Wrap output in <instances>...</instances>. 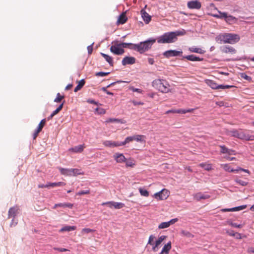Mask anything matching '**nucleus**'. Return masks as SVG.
<instances>
[{
  "instance_id": "nucleus-1",
  "label": "nucleus",
  "mask_w": 254,
  "mask_h": 254,
  "mask_svg": "<svg viewBox=\"0 0 254 254\" xmlns=\"http://www.w3.org/2000/svg\"><path fill=\"white\" fill-rule=\"evenodd\" d=\"M186 33L185 30L176 31L165 33L157 38L156 40L159 44L172 43L176 41L179 36L184 35Z\"/></svg>"
},
{
  "instance_id": "nucleus-2",
  "label": "nucleus",
  "mask_w": 254,
  "mask_h": 254,
  "mask_svg": "<svg viewBox=\"0 0 254 254\" xmlns=\"http://www.w3.org/2000/svg\"><path fill=\"white\" fill-rule=\"evenodd\" d=\"M152 86L156 90L162 93L171 92L169 83L165 79H156L152 82Z\"/></svg>"
},
{
  "instance_id": "nucleus-3",
  "label": "nucleus",
  "mask_w": 254,
  "mask_h": 254,
  "mask_svg": "<svg viewBox=\"0 0 254 254\" xmlns=\"http://www.w3.org/2000/svg\"><path fill=\"white\" fill-rule=\"evenodd\" d=\"M155 42L156 39H149L144 42H141L138 44H135L134 48H132L133 50L137 51L140 54H142L149 50Z\"/></svg>"
},
{
  "instance_id": "nucleus-4",
  "label": "nucleus",
  "mask_w": 254,
  "mask_h": 254,
  "mask_svg": "<svg viewBox=\"0 0 254 254\" xmlns=\"http://www.w3.org/2000/svg\"><path fill=\"white\" fill-rule=\"evenodd\" d=\"M227 134L230 136L236 137L242 139H245L246 140H254V135H250L249 134L245 133L242 129H233L230 130L228 131Z\"/></svg>"
},
{
  "instance_id": "nucleus-5",
  "label": "nucleus",
  "mask_w": 254,
  "mask_h": 254,
  "mask_svg": "<svg viewBox=\"0 0 254 254\" xmlns=\"http://www.w3.org/2000/svg\"><path fill=\"white\" fill-rule=\"evenodd\" d=\"M220 38L224 43L231 44L238 42L240 39L238 34L232 33H224L220 36Z\"/></svg>"
},
{
  "instance_id": "nucleus-6",
  "label": "nucleus",
  "mask_w": 254,
  "mask_h": 254,
  "mask_svg": "<svg viewBox=\"0 0 254 254\" xmlns=\"http://www.w3.org/2000/svg\"><path fill=\"white\" fill-rule=\"evenodd\" d=\"M205 83L207 84L208 86L210 87L213 89H228L231 88L235 87L233 85H219L217 83H216L214 81L212 80H206Z\"/></svg>"
},
{
  "instance_id": "nucleus-7",
  "label": "nucleus",
  "mask_w": 254,
  "mask_h": 254,
  "mask_svg": "<svg viewBox=\"0 0 254 254\" xmlns=\"http://www.w3.org/2000/svg\"><path fill=\"white\" fill-rule=\"evenodd\" d=\"M169 195V191L166 189H163L161 191L155 193L153 196L157 200L166 199Z\"/></svg>"
},
{
  "instance_id": "nucleus-8",
  "label": "nucleus",
  "mask_w": 254,
  "mask_h": 254,
  "mask_svg": "<svg viewBox=\"0 0 254 254\" xmlns=\"http://www.w3.org/2000/svg\"><path fill=\"white\" fill-rule=\"evenodd\" d=\"M115 44L110 47V51L115 55H121L125 52L124 49L122 48L121 45L117 42H114Z\"/></svg>"
},
{
  "instance_id": "nucleus-9",
  "label": "nucleus",
  "mask_w": 254,
  "mask_h": 254,
  "mask_svg": "<svg viewBox=\"0 0 254 254\" xmlns=\"http://www.w3.org/2000/svg\"><path fill=\"white\" fill-rule=\"evenodd\" d=\"M102 205H107L108 206L112 208L113 207L115 209H120L125 206V204L121 202H117L114 201H108L106 202H103L102 204Z\"/></svg>"
},
{
  "instance_id": "nucleus-10",
  "label": "nucleus",
  "mask_w": 254,
  "mask_h": 254,
  "mask_svg": "<svg viewBox=\"0 0 254 254\" xmlns=\"http://www.w3.org/2000/svg\"><path fill=\"white\" fill-rule=\"evenodd\" d=\"M187 6L190 9H199L200 8L201 4L198 0H194L189 1Z\"/></svg>"
},
{
  "instance_id": "nucleus-11",
  "label": "nucleus",
  "mask_w": 254,
  "mask_h": 254,
  "mask_svg": "<svg viewBox=\"0 0 254 254\" xmlns=\"http://www.w3.org/2000/svg\"><path fill=\"white\" fill-rule=\"evenodd\" d=\"M178 221V218H174L171 219L168 222H163L160 223L158 226V228L160 229L167 228L170 227L171 225L174 224Z\"/></svg>"
},
{
  "instance_id": "nucleus-12",
  "label": "nucleus",
  "mask_w": 254,
  "mask_h": 254,
  "mask_svg": "<svg viewBox=\"0 0 254 254\" xmlns=\"http://www.w3.org/2000/svg\"><path fill=\"white\" fill-rule=\"evenodd\" d=\"M183 53L182 51H178L176 50H168L163 53V55L167 58L171 57H176L181 55Z\"/></svg>"
},
{
  "instance_id": "nucleus-13",
  "label": "nucleus",
  "mask_w": 254,
  "mask_h": 254,
  "mask_svg": "<svg viewBox=\"0 0 254 254\" xmlns=\"http://www.w3.org/2000/svg\"><path fill=\"white\" fill-rule=\"evenodd\" d=\"M221 51L222 53L225 54H234L236 53V50L235 48L229 46H224L221 47Z\"/></svg>"
},
{
  "instance_id": "nucleus-14",
  "label": "nucleus",
  "mask_w": 254,
  "mask_h": 254,
  "mask_svg": "<svg viewBox=\"0 0 254 254\" xmlns=\"http://www.w3.org/2000/svg\"><path fill=\"white\" fill-rule=\"evenodd\" d=\"M167 236H161L158 239L155 241L154 243V246L152 248V250L154 252H157L158 249V247L162 243V242L166 239Z\"/></svg>"
},
{
  "instance_id": "nucleus-15",
  "label": "nucleus",
  "mask_w": 254,
  "mask_h": 254,
  "mask_svg": "<svg viewBox=\"0 0 254 254\" xmlns=\"http://www.w3.org/2000/svg\"><path fill=\"white\" fill-rule=\"evenodd\" d=\"M113 157L116 161L119 163H124L127 160L126 158L122 153H116L114 155Z\"/></svg>"
},
{
  "instance_id": "nucleus-16",
  "label": "nucleus",
  "mask_w": 254,
  "mask_h": 254,
  "mask_svg": "<svg viewBox=\"0 0 254 254\" xmlns=\"http://www.w3.org/2000/svg\"><path fill=\"white\" fill-rule=\"evenodd\" d=\"M103 144L107 147H115L121 146V142L114 141L112 140H106L104 141Z\"/></svg>"
},
{
  "instance_id": "nucleus-17",
  "label": "nucleus",
  "mask_w": 254,
  "mask_h": 254,
  "mask_svg": "<svg viewBox=\"0 0 254 254\" xmlns=\"http://www.w3.org/2000/svg\"><path fill=\"white\" fill-rule=\"evenodd\" d=\"M135 63V59L132 57H126L122 62V64L126 65L127 64H132Z\"/></svg>"
},
{
  "instance_id": "nucleus-18",
  "label": "nucleus",
  "mask_w": 254,
  "mask_h": 254,
  "mask_svg": "<svg viewBox=\"0 0 254 254\" xmlns=\"http://www.w3.org/2000/svg\"><path fill=\"white\" fill-rule=\"evenodd\" d=\"M18 210L19 208L17 206H14L12 207H11L8 211V218H10L11 217H13L14 218L18 213Z\"/></svg>"
},
{
  "instance_id": "nucleus-19",
  "label": "nucleus",
  "mask_w": 254,
  "mask_h": 254,
  "mask_svg": "<svg viewBox=\"0 0 254 254\" xmlns=\"http://www.w3.org/2000/svg\"><path fill=\"white\" fill-rule=\"evenodd\" d=\"M193 197L196 200L199 201L201 199H208L210 197V196L208 194H204L201 192H198L195 194Z\"/></svg>"
},
{
  "instance_id": "nucleus-20",
  "label": "nucleus",
  "mask_w": 254,
  "mask_h": 254,
  "mask_svg": "<svg viewBox=\"0 0 254 254\" xmlns=\"http://www.w3.org/2000/svg\"><path fill=\"white\" fill-rule=\"evenodd\" d=\"M141 14L145 23L146 24L149 23L151 19V16L149 15L144 9H142L141 10Z\"/></svg>"
},
{
  "instance_id": "nucleus-21",
  "label": "nucleus",
  "mask_w": 254,
  "mask_h": 254,
  "mask_svg": "<svg viewBox=\"0 0 254 254\" xmlns=\"http://www.w3.org/2000/svg\"><path fill=\"white\" fill-rule=\"evenodd\" d=\"M171 249V242L170 241L163 247L160 254H168Z\"/></svg>"
},
{
  "instance_id": "nucleus-22",
  "label": "nucleus",
  "mask_w": 254,
  "mask_h": 254,
  "mask_svg": "<svg viewBox=\"0 0 254 254\" xmlns=\"http://www.w3.org/2000/svg\"><path fill=\"white\" fill-rule=\"evenodd\" d=\"M85 148L84 145H79L78 146H76L73 148H71L69 149V151L75 152V153H80L82 152L84 148Z\"/></svg>"
},
{
  "instance_id": "nucleus-23",
  "label": "nucleus",
  "mask_w": 254,
  "mask_h": 254,
  "mask_svg": "<svg viewBox=\"0 0 254 254\" xmlns=\"http://www.w3.org/2000/svg\"><path fill=\"white\" fill-rule=\"evenodd\" d=\"M58 169L62 175L66 176H71L70 169L64 168L61 167H58Z\"/></svg>"
},
{
  "instance_id": "nucleus-24",
  "label": "nucleus",
  "mask_w": 254,
  "mask_h": 254,
  "mask_svg": "<svg viewBox=\"0 0 254 254\" xmlns=\"http://www.w3.org/2000/svg\"><path fill=\"white\" fill-rule=\"evenodd\" d=\"M184 58L187 59L188 60L190 61H203V58H200L199 57H196L195 55H191L187 56L184 57Z\"/></svg>"
},
{
  "instance_id": "nucleus-25",
  "label": "nucleus",
  "mask_w": 254,
  "mask_h": 254,
  "mask_svg": "<svg viewBox=\"0 0 254 254\" xmlns=\"http://www.w3.org/2000/svg\"><path fill=\"white\" fill-rule=\"evenodd\" d=\"M127 17L125 13H122L119 17L117 22L119 24H123L127 21Z\"/></svg>"
},
{
  "instance_id": "nucleus-26",
  "label": "nucleus",
  "mask_w": 254,
  "mask_h": 254,
  "mask_svg": "<svg viewBox=\"0 0 254 254\" xmlns=\"http://www.w3.org/2000/svg\"><path fill=\"white\" fill-rule=\"evenodd\" d=\"M221 167L223 169H224L226 171L231 172H236V173L238 172V170H237V169L234 170V169H231L230 166L227 164H221Z\"/></svg>"
},
{
  "instance_id": "nucleus-27",
  "label": "nucleus",
  "mask_w": 254,
  "mask_h": 254,
  "mask_svg": "<svg viewBox=\"0 0 254 254\" xmlns=\"http://www.w3.org/2000/svg\"><path fill=\"white\" fill-rule=\"evenodd\" d=\"M189 51L191 52H193V53H198V54H204L205 51L200 49V48H196L195 47H190L189 48Z\"/></svg>"
},
{
  "instance_id": "nucleus-28",
  "label": "nucleus",
  "mask_w": 254,
  "mask_h": 254,
  "mask_svg": "<svg viewBox=\"0 0 254 254\" xmlns=\"http://www.w3.org/2000/svg\"><path fill=\"white\" fill-rule=\"evenodd\" d=\"M101 54L102 56L105 58L106 61L110 64V65H113L114 63L113 58L111 56L104 53H101Z\"/></svg>"
},
{
  "instance_id": "nucleus-29",
  "label": "nucleus",
  "mask_w": 254,
  "mask_h": 254,
  "mask_svg": "<svg viewBox=\"0 0 254 254\" xmlns=\"http://www.w3.org/2000/svg\"><path fill=\"white\" fill-rule=\"evenodd\" d=\"M76 229V226H65L61 228L60 230V232H63L64 231H71L73 230H75Z\"/></svg>"
},
{
  "instance_id": "nucleus-30",
  "label": "nucleus",
  "mask_w": 254,
  "mask_h": 254,
  "mask_svg": "<svg viewBox=\"0 0 254 254\" xmlns=\"http://www.w3.org/2000/svg\"><path fill=\"white\" fill-rule=\"evenodd\" d=\"M78 85L76 86V87L74 88V91L76 92L78 90H80L81 88L84 86L85 84V81L84 79H81L78 81Z\"/></svg>"
},
{
  "instance_id": "nucleus-31",
  "label": "nucleus",
  "mask_w": 254,
  "mask_h": 254,
  "mask_svg": "<svg viewBox=\"0 0 254 254\" xmlns=\"http://www.w3.org/2000/svg\"><path fill=\"white\" fill-rule=\"evenodd\" d=\"M125 162L127 167H133L135 165L134 160L131 158L128 159L127 160V159Z\"/></svg>"
},
{
  "instance_id": "nucleus-32",
  "label": "nucleus",
  "mask_w": 254,
  "mask_h": 254,
  "mask_svg": "<svg viewBox=\"0 0 254 254\" xmlns=\"http://www.w3.org/2000/svg\"><path fill=\"white\" fill-rule=\"evenodd\" d=\"M120 45H121V47L122 48H128L130 49L133 50L132 48H134L135 44H132V43H120Z\"/></svg>"
},
{
  "instance_id": "nucleus-33",
  "label": "nucleus",
  "mask_w": 254,
  "mask_h": 254,
  "mask_svg": "<svg viewBox=\"0 0 254 254\" xmlns=\"http://www.w3.org/2000/svg\"><path fill=\"white\" fill-rule=\"evenodd\" d=\"M71 176H76L78 175H82L83 173L80 172V170L78 169H70Z\"/></svg>"
},
{
  "instance_id": "nucleus-34",
  "label": "nucleus",
  "mask_w": 254,
  "mask_h": 254,
  "mask_svg": "<svg viewBox=\"0 0 254 254\" xmlns=\"http://www.w3.org/2000/svg\"><path fill=\"white\" fill-rule=\"evenodd\" d=\"M199 166L203 168L205 170L210 171L212 169V165L210 164L206 163H200L199 164Z\"/></svg>"
},
{
  "instance_id": "nucleus-35",
  "label": "nucleus",
  "mask_w": 254,
  "mask_h": 254,
  "mask_svg": "<svg viewBox=\"0 0 254 254\" xmlns=\"http://www.w3.org/2000/svg\"><path fill=\"white\" fill-rule=\"evenodd\" d=\"M65 185V183L62 182H59L57 183H49V187H52L53 188L56 187H61V186H64Z\"/></svg>"
},
{
  "instance_id": "nucleus-36",
  "label": "nucleus",
  "mask_w": 254,
  "mask_h": 254,
  "mask_svg": "<svg viewBox=\"0 0 254 254\" xmlns=\"http://www.w3.org/2000/svg\"><path fill=\"white\" fill-rule=\"evenodd\" d=\"M46 122V121L45 119L42 120L39 124L38 127L36 130H38V131L40 132L42 130V128H43L44 126L45 125Z\"/></svg>"
},
{
  "instance_id": "nucleus-37",
  "label": "nucleus",
  "mask_w": 254,
  "mask_h": 254,
  "mask_svg": "<svg viewBox=\"0 0 254 254\" xmlns=\"http://www.w3.org/2000/svg\"><path fill=\"white\" fill-rule=\"evenodd\" d=\"M219 14H213V16L215 17L218 18H226L227 16V13L226 12H222L221 11H218Z\"/></svg>"
},
{
  "instance_id": "nucleus-38",
  "label": "nucleus",
  "mask_w": 254,
  "mask_h": 254,
  "mask_svg": "<svg viewBox=\"0 0 254 254\" xmlns=\"http://www.w3.org/2000/svg\"><path fill=\"white\" fill-rule=\"evenodd\" d=\"M95 231H96V230H94V229H90V228H83L81 231V234L82 235H85L86 234H88V233H93V232H94Z\"/></svg>"
},
{
  "instance_id": "nucleus-39",
  "label": "nucleus",
  "mask_w": 254,
  "mask_h": 254,
  "mask_svg": "<svg viewBox=\"0 0 254 254\" xmlns=\"http://www.w3.org/2000/svg\"><path fill=\"white\" fill-rule=\"evenodd\" d=\"M106 123H124L121 120L118 119H115V118H109L106 121Z\"/></svg>"
},
{
  "instance_id": "nucleus-40",
  "label": "nucleus",
  "mask_w": 254,
  "mask_h": 254,
  "mask_svg": "<svg viewBox=\"0 0 254 254\" xmlns=\"http://www.w3.org/2000/svg\"><path fill=\"white\" fill-rule=\"evenodd\" d=\"M135 140L139 142H145V136L143 135H135Z\"/></svg>"
},
{
  "instance_id": "nucleus-41",
  "label": "nucleus",
  "mask_w": 254,
  "mask_h": 254,
  "mask_svg": "<svg viewBox=\"0 0 254 254\" xmlns=\"http://www.w3.org/2000/svg\"><path fill=\"white\" fill-rule=\"evenodd\" d=\"M181 233L182 236L187 237L188 238H192L193 237V235L191 234L190 232L185 231V230H182L181 232Z\"/></svg>"
},
{
  "instance_id": "nucleus-42",
  "label": "nucleus",
  "mask_w": 254,
  "mask_h": 254,
  "mask_svg": "<svg viewBox=\"0 0 254 254\" xmlns=\"http://www.w3.org/2000/svg\"><path fill=\"white\" fill-rule=\"evenodd\" d=\"M59 206L62 207H68L72 208L73 207V204L70 203H59Z\"/></svg>"
},
{
  "instance_id": "nucleus-43",
  "label": "nucleus",
  "mask_w": 254,
  "mask_h": 254,
  "mask_svg": "<svg viewBox=\"0 0 254 254\" xmlns=\"http://www.w3.org/2000/svg\"><path fill=\"white\" fill-rule=\"evenodd\" d=\"M155 239V237L152 235H150L149 237V239L148 241L147 245H150L153 247L154 246V241Z\"/></svg>"
},
{
  "instance_id": "nucleus-44",
  "label": "nucleus",
  "mask_w": 254,
  "mask_h": 254,
  "mask_svg": "<svg viewBox=\"0 0 254 254\" xmlns=\"http://www.w3.org/2000/svg\"><path fill=\"white\" fill-rule=\"evenodd\" d=\"M139 191L142 196L147 197L149 196V192L146 190H143L142 188L139 189Z\"/></svg>"
},
{
  "instance_id": "nucleus-45",
  "label": "nucleus",
  "mask_w": 254,
  "mask_h": 254,
  "mask_svg": "<svg viewBox=\"0 0 254 254\" xmlns=\"http://www.w3.org/2000/svg\"><path fill=\"white\" fill-rule=\"evenodd\" d=\"M64 98V96H62L60 93H57V97L55 99L54 102L56 103H60Z\"/></svg>"
},
{
  "instance_id": "nucleus-46",
  "label": "nucleus",
  "mask_w": 254,
  "mask_h": 254,
  "mask_svg": "<svg viewBox=\"0 0 254 254\" xmlns=\"http://www.w3.org/2000/svg\"><path fill=\"white\" fill-rule=\"evenodd\" d=\"M131 141H132V139L131 138V136H128L125 139L124 141L121 142V145L124 146V145H126L127 143H128Z\"/></svg>"
},
{
  "instance_id": "nucleus-47",
  "label": "nucleus",
  "mask_w": 254,
  "mask_h": 254,
  "mask_svg": "<svg viewBox=\"0 0 254 254\" xmlns=\"http://www.w3.org/2000/svg\"><path fill=\"white\" fill-rule=\"evenodd\" d=\"M235 182L237 184H239V185H241L242 186H246L248 184L247 182H245V181H244L243 180H242L241 179H236L235 180Z\"/></svg>"
},
{
  "instance_id": "nucleus-48",
  "label": "nucleus",
  "mask_w": 254,
  "mask_h": 254,
  "mask_svg": "<svg viewBox=\"0 0 254 254\" xmlns=\"http://www.w3.org/2000/svg\"><path fill=\"white\" fill-rule=\"evenodd\" d=\"M64 102L63 103H62L59 107L56 110H55L53 113L52 114L55 116L56 115H57L59 112H60V111L62 109V108H63V106H64Z\"/></svg>"
},
{
  "instance_id": "nucleus-49",
  "label": "nucleus",
  "mask_w": 254,
  "mask_h": 254,
  "mask_svg": "<svg viewBox=\"0 0 254 254\" xmlns=\"http://www.w3.org/2000/svg\"><path fill=\"white\" fill-rule=\"evenodd\" d=\"M227 22H231L236 20V18L232 15H228L225 19Z\"/></svg>"
},
{
  "instance_id": "nucleus-50",
  "label": "nucleus",
  "mask_w": 254,
  "mask_h": 254,
  "mask_svg": "<svg viewBox=\"0 0 254 254\" xmlns=\"http://www.w3.org/2000/svg\"><path fill=\"white\" fill-rule=\"evenodd\" d=\"M247 207L246 205H241L238 207H233V211H240L242 210H243L245 209Z\"/></svg>"
},
{
  "instance_id": "nucleus-51",
  "label": "nucleus",
  "mask_w": 254,
  "mask_h": 254,
  "mask_svg": "<svg viewBox=\"0 0 254 254\" xmlns=\"http://www.w3.org/2000/svg\"><path fill=\"white\" fill-rule=\"evenodd\" d=\"M220 147L221 148V153L224 154L227 153L229 149L225 147L224 145H220Z\"/></svg>"
},
{
  "instance_id": "nucleus-52",
  "label": "nucleus",
  "mask_w": 254,
  "mask_h": 254,
  "mask_svg": "<svg viewBox=\"0 0 254 254\" xmlns=\"http://www.w3.org/2000/svg\"><path fill=\"white\" fill-rule=\"evenodd\" d=\"M89 193H90V190H81V191H80L76 193V195H83V194H89Z\"/></svg>"
},
{
  "instance_id": "nucleus-53",
  "label": "nucleus",
  "mask_w": 254,
  "mask_h": 254,
  "mask_svg": "<svg viewBox=\"0 0 254 254\" xmlns=\"http://www.w3.org/2000/svg\"><path fill=\"white\" fill-rule=\"evenodd\" d=\"M229 224L231 226L234 227H236V228H242L244 226V225H243V224H237L236 223H233V222L229 223Z\"/></svg>"
},
{
  "instance_id": "nucleus-54",
  "label": "nucleus",
  "mask_w": 254,
  "mask_h": 254,
  "mask_svg": "<svg viewBox=\"0 0 254 254\" xmlns=\"http://www.w3.org/2000/svg\"><path fill=\"white\" fill-rule=\"evenodd\" d=\"M96 111L98 112L99 114H104L106 113V110L103 108H97Z\"/></svg>"
},
{
  "instance_id": "nucleus-55",
  "label": "nucleus",
  "mask_w": 254,
  "mask_h": 254,
  "mask_svg": "<svg viewBox=\"0 0 254 254\" xmlns=\"http://www.w3.org/2000/svg\"><path fill=\"white\" fill-rule=\"evenodd\" d=\"M109 72H98L96 73L97 76H104L108 75Z\"/></svg>"
},
{
  "instance_id": "nucleus-56",
  "label": "nucleus",
  "mask_w": 254,
  "mask_h": 254,
  "mask_svg": "<svg viewBox=\"0 0 254 254\" xmlns=\"http://www.w3.org/2000/svg\"><path fill=\"white\" fill-rule=\"evenodd\" d=\"M130 89L133 92H137V93H143V91L141 89H139V88H134L133 87H132L130 88Z\"/></svg>"
},
{
  "instance_id": "nucleus-57",
  "label": "nucleus",
  "mask_w": 254,
  "mask_h": 254,
  "mask_svg": "<svg viewBox=\"0 0 254 254\" xmlns=\"http://www.w3.org/2000/svg\"><path fill=\"white\" fill-rule=\"evenodd\" d=\"M132 104L134 105V106H137V105H143L144 104V103L142 102H140V101H131Z\"/></svg>"
},
{
  "instance_id": "nucleus-58",
  "label": "nucleus",
  "mask_w": 254,
  "mask_h": 254,
  "mask_svg": "<svg viewBox=\"0 0 254 254\" xmlns=\"http://www.w3.org/2000/svg\"><path fill=\"white\" fill-rule=\"evenodd\" d=\"M54 249L60 252H66L68 251L67 249L64 248H54Z\"/></svg>"
},
{
  "instance_id": "nucleus-59",
  "label": "nucleus",
  "mask_w": 254,
  "mask_h": 254,
  "mask_svg": "<svg viewBox=\"0 0 254 254\" xmlns=\"http://www.w3.org/2000/svg\"><path fill=\"white\" fill-rule=\"evenodd\" d=\"M177 113L178 114H186L187 113V110L185 109H179L176 110Z\"/></svg>"
},
{
  "instance_id": "nucleus-60",
  "label": "nucleus",
  "mask_w": 254,
  "mask_h": 254,
  "mask_svg": "<svg viewBox=\"0 0 254 254\" xmlns=\"http://www.w3.org/2000/svg\"><path fill=\"white\" fill-rule=\"evenodd\" d=\"M93 44H92L91 45L88 46L87 47V50H88V52L89 54H91L92 53V51H93Z\"/></svg>"
},
{
  "instance_id": "nucleus-61",
  "label": "nucleus",
  "mask_w": 254,
  "mask_h": 254,
  "mask_svg": "<svg viewBox=\"0 0 254 254\" xmlns=\"http://www.w3.org/2000/svg\"><path fill=\"white\" fill-rule=\"evenodd\" d=\"M247 252L249 254H254V247H249L247 250Z\"/></svg>"
},
{
  "instance_id": "nucleus-62",
  "label": "nucleus",
  "mask_w": 254,
  "mask_h": 254,
  "mask_svg": "<svg viewBox=\"0 0 254 254\" xmlns=\"http://www.w3.org/2000/svg\"><path fill=\"white\" fill-rule=\"evenodd\" d=\"M87 102L90 104H93L95 105H98V103L96 102L95 101L92 99H88Z\"/></svg>"
},
{
  "instance_id": "nucleus-63",
  "label": "nucleus",
  "mask_w": 254,
  "mask_h": 254,
  "mask_svg": "<svg viewBox=\"0 0 254 254\" xmlns=\"http://www.w3.org/2000/svg\"><path fill=\"white\" fill-rule=\"evenodd\" d=\"M227 154H228L229 155H236V153L235 150L229 149Z\"/></svg>"
},
{
  "instance_id": "nucleus-64",
  "label": "nucleus",
  "mask_w": 254,
  "mask_h": 254,
  "mask_svg": "<svg viewBox=\"0 0 254 254\" xmlns=\"http://www.w3.org/2000/svg\"><path fill=\"white\" fill-rule=\"evenodd\" d=\"M39 132H40V131H38V130H35V131L33 135V139H35L36 138V137H37Z\"/></svg>"
}]
</instances>
